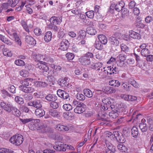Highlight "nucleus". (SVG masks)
Masks as SVG:
<instances>
[{"label": "nucleus", "mask_w": 153, "mask_h": 153, "mask_svg": "<svg viewBox=\"0 0 153 153\" xmlns=\"http://www.w3.org/2000/svg\"><path fill=\"white\" fill-rule=\"evenodd\" d=\"M31 79V78H27L20 81L22 85L19 87L20 90L25 93H31L34 91V88L31 87H28L29 82Z\"/></svg>", "instance_id": "1"}, {"label": "nucleus", "mask_w": 153, "mask_h": 153, "mask_svg": "<svg viewBox=\"0 0 153 153\" xmlns=\"http://www.w3.org/2000/svg\"><path fill=\"white\" fill-rule=\"evenodd\" d=\"M93 54L90 52H88L85 55L80 57L79 60V62L83 65L87 66L91 63L90 58H93Z\"/></svg>", "instance_id": "2"}, {"label": "nucleus", "mask_w": 153, "mask_h": 153, "mask_svg": "<svg viewBox=\"0 0 153 153\" xmlns=\"http://www.w3.org/2000/svg\"><path fill=\"white\" fill-rule=\"evenodd\" d=\"M23 137L20 134H15L10 139V142L15 145H20L23 143Z\"/></svg>", "instance_id": "3"}, {"label": "nucleus", "mask_w": 153, "mask_h": 153, "mask_svg": "<svg viewBox=\"0 0 153 153\" xmlns=\"http://www.w3.org/2000/svg\"><path fill=\"white\" fill-rule=\"evenodd\" d=\"M46 63L43 61H39L36 65V67L39 68L43 72V74L45 76H50L49 68L45 64Z\"/></svg>", "instance_id": "4"}, {"label": "nucleus", "mask_w": 153, "mask_h": 153, "mask_svg": "<svg viewBox=\"0 0 153 153\" xmlns=\"http://www.w3.org/2000/svg\"><path fill=\"white\" fill-rule=\"evenodd\" d=\"M0 106L4 111L9 113L11 112V109L13 105L10 102L3 101L0 102Z\"/></svg>", "instance_id": "5"}, {"label": "nucleus", "mask_w": 153, "mask_h": 153, "mask_svg": "<svg viewBox=\"0 0 153 153\" xmlns=\"http://www.w3.org/2000/svg\"><path fill=\"white\" fill-rule=\"evenodd\" d=\"M124 6V2L121 1L119 2L118 4H115L114 3H112L110 6V10H122Z\"/></svg>", "instance_id": "6"}, {"label": "nucleus", "mask_w": 153, "mask_h": 153, "mask_svg": "<svg viewBox=\"0 0 153 153\" xmlns=\"http://www.w3.org/2000/svg\"><path fill=\"white\" fill-rule=\"evenodd\" d=\"M118 109L117 108L114 109V110H112V111L110 112H108V114H106L107 117L110 119H115L119 115V111ZM106 117V116L105 115Z\"/></svg>", "instance_id": "7"}, {"label": "nucleus", "mask_w": 153, "mask_h": 153, "mask_svg": "<svg viewBox=\"0 0 153 153\" xmlns=\"http://www.w3.org/2000/svg\"><path fill=\"white\" fill-rule=\"evenodd\" d=\"M56 145L53 146V148L57 151L65 152L66 150V148L67 146L61 142H56Z\"/></svg>", "instance_id": "8"}, {"label": "nucleus", "mask_w": 153, "mask_h": 153, "mask_svg": "<svg viewBox=\"0 0 153 153\" xmlns=\"http://www.w3.org/2000/svg\"><path fill=\"white\" fill-rule=\"evenodd\" d=\"M40 120L39 119H33L31 121L30 124L29 125L30 129L33 130L37 129Z\"/></svg>", "instance_id": "9"}, {"label": "nucleus", "mask_w": 153, "mask_h": 153, "mask_svg": "<svg viewBox=\"0 0 153 153\" xmlns=\"http://www.w3.org/2000/svg\"><path fill=\"white\" fill-rule=\"evenodd\" d=\"M28 106H33L36 108H40L42 107L41 101L39 100H35L29 101L27 103Z\"/></svg>", "instance_id": "10"}, {"label": "nucleus", "mask_w": 153, "mask_h": 153, "mask_svg": "<svg viewBox=\"0 0 153 153\" xmlns=\"http://www.w3.org/2000/svg\"><path fill=\"white\" fill-rule=\"evenodd\" d=\"M86 105L83 103H80L79 105L76 107L74 110L75 113L80 114L82 113L85 111Z\"/></svg>", "instance_id": "11"}, {"label": "nucleus", "mask_w": 153, "mask_h": 153, "mask_svg": "<svg viewBox=\"0 0 153 153\" xmlns=\"http://www.w3.org/2000/svg\"><path fill=\"white\" fill-rule=\"evenodd\" d=\"M58 96L64 99H67L69 97V94L65 91L61 89H59L57 92Z\"/></svg>", "instance_id": "12"}, {"label": "nucleus", "mask_w": 153, "mask_h": 153, "mask_svg": "<svg viewBox=\"0 0 153 153\" xmlns=\"http://www.w3.org/2000/svg\"><path fill=\"white\" fill-rule=\"evenodd\" d=\"M19 2L21 3V4L20 5H18V7H16V8L20 7V9L21 10L23 8V7L26 4V1H22L21 0H14V1H13L11 4V7H14Z\"/></svg>", "instance_id": "13"}, {"label": "nucleus", "mask_w": 153, "mask_h": 153, "mask_svg": "<svg viewBox=\"0 0 153 153\" xmlns=\"http://www.w3.org/2000/svg\"><path fill=\"white\" fill-rule=\"evenodd\" d=\"M107 74L111 75L113 74H116L118 71V68L114 65H111L107 67Z\"/></svg>", "instance_id": "14"}, {"label": "nucleus", "mask_w": 153, "mask_h": 153, "mask_svg": "<svg viewBox=\"0 0 153 153\" xmlns=\"http://www.w3.org/2000/svg\"><path fill=\"white\" fill-rule=\"evenodd\" d=\"M120 97L122 99L126 101H133L137 99V97L131 95L122 94L121 95Z\"/></svg>", "instance_id": "15"}, {"label": "nucleus", "mask_w": 153, "mask_h": 153, "mask_svg": "<svg viewBox=\"0 0 153 153\" xmlns=\"http://www.w3.org/2000/svg\"><path fill=\"white\" fill-rule=\"evenodd\" d=\"M68 42V40L65 39H63L59 44V49L63 51H66L68 48L67 46Z\"/></svg>", "instance_id": "16"}, {"label": "nucleus", "mask_w": 153, "mask_h": 153, "mask_svg": "<svg viewBox=\"0 0 153 153\" xmlns=\"http://www.w3.org/2000/svg\"><path fill=\"white\" fill-rule=\"evenodd\" d=\"M25 42L30 45H35L36 43L35 40L32 36L27 35L25 38Z\"/></svg>", "instance_id": "17"}, {"label": "nucleus", "mask_w": 153, "mask_h": 153, "mask_svg": "<svg viewBox=\"0 0 153 153\" xmlns=\"http://www.w3.org/2000/svg\"><path fill=\"white\" fill-rule=\"evenodd\" d=\"M86 32L84 30H81L79 31L77 33V36L76 39L78 40L83 39H85L86 35Z\"/></svg>", "instance_id": "18"}, {"label": "nucleus", "mask_w": 153, "mask_h": 153, "mask_svg": "<svg viewBox=\"0 0 153 153\" xmlns=\"http://www.w3.org/2000/svg\"><path fill=\"white\" fill-rule=\"evenodd\" d=\"M50 22L51 24L53 25L59 24L62 22V19L57 18L55 16H53L50 18Z\"/></svg>", "instance_id": "19"}, {"label": "nucleus", "mask_w": 153, "mask_h": 153, "mask_svg": "<svg viewBox=\"0 0 153 153\" xmlns=\"http://www.w3.org/2000/svg\"><path fill=\"white\" fill-rule=\"evenodd\" d=\"M45 111L40 108H37L35 111V114L39 117L43 116L45 114Z\"/></svg>", "instance_id": "20"}, {"label": "nucleus", "mask_w": 153, "mask_h": 153, "mask_svg": "<svg viewBox=\"0 0 153 153\" xmlns=\"http://www.w3.org/2000/svg\"><path fill=\"white\" fill-rule=\"evenodd\" d=\"M56 129L60 131H65L69 130V128L68 126L61 124H58L56 125Z\"/></svg>", "instance_id": "21"}, {"label": "nucleus", "mask_w": 153, "mask_h": 153, "mask_svg": "<svg viewBox=\"0 0 153 153\" xmlns=\"http://www.w3.org/2000/svg\"><path fill=\"white\" fill-rule=\"evenodd\" d=\"M12 114L15 116L19 117L21 114V113L20 111L15 106H13L12 108L11 109Z\"/></svg>", "instance_id": "22"}, {"label": "nucleus", "mask_w": 153, "mask_h": 153, "mask_svg": "<svg viewBox=\"0 0 153 153\" xmlns=\"http://www.w3.org/2000/svg\"><path fill=\"white\" fill-rule=\"evenodd\" d=\"M68 80V78L65 77L64 79H61L58 83L61 86L65 87L67 86L68 84V82L67 81Z\"/></svg>", "instance_id": "23"}, {"label": "nucleus", "mask_w": 153, "mask_h": 153, "mask_svg": "<svg viewBox=\"0 0 153 153\" xmlns=\"http://www.w3.org/2000/svg\"><path fill=\"white\" fill-rule=\"evenodd\" d=\"M129 33L130 37L133 39H140V35L137 33L131 30L129 31Z\"/></svg>", "instance_id": "24"}, {"label": "nucleus", "mask_w": 153, "mask_h": 153, "mask_svg": "<svg viewBox=\"0 0 153 153\" xmlns=\"http://www.w3.org/2000/svg\"><path fill=\"white\" fill-rule=\"evenodd\" d=\"M109 40L110 41L111 44L113 46H117L119 44V42L117 39L115 37L113 36L110 37Z\"/></svg>", "instance_id": "25"}, {"label": "nucleus", "mask_w": 153, "mask_h": 153, "mask_svg": "<svg viewBox=\"0 0 153 153\" xmlns=\"http://www.w3.org/2000/svg\"><path fill=\"white\" fill-rule=\"evenodd\" d=\"M98 38L100 42L103 45L106 44L107 42V39L106 36L103 34H100L98 36Z\"/></svg>", "instance_id": "26"}, {"label": "nucleus", "mask_w": 153, "mask_h": 153, "mask_svg": "<svg viewBox=\"0 0 153 153\" xmlns=\"http://www.w3.org/2000/svg\"><path fill=\"white\" fill-rule=\"evenodd\" d=\"M45 99L49 101H54L57 100V97L54 94H49L46 97Z\"/></svg>", "instance_id": "27"}, {"label": "nucleus", "mask_w": 153, "mask_h": 153, "mask_svg": "<svg viewBox=\"0 0 153 153\" xmlns=\"http://www.w3.org/2000/svg\"><path fill=\"white\" fill-rule=\"evenodd\" d=\"M63 116L67 120H71L74 118L73 114L71 112L64 113L63 114Z\"/></svg>", "instance_id": "28"}, {"label": "nucleus", "mask_w": 153, "mask_h": 153, "mask_svg": "<svg viewBox=\"0 0 153 153\" xmlns=\"http://www.w3.org/2000/svg\"><path fill=\"white\" fill-rule=\"evenodd\" d=\"M52 35V33L50 31H48L46 32L44 37L45 41L47 42L50 41L51 39Z\"/></svg>", "instance_id": "29"}, {"label": "nucleus", "mask_w": 153, "mask_h": 153, "mask_svg": "<svg viewBox=\"0 0 153 153\" xmlns=\"http://www.w3.org/2000/svg\"><path fill=\"white\" fill-rule=\"evenodd\" d=\"M147 120L149 125V128L151 131L153 130V118L151 117H148Z\"/></svg>", "instance_id": "30"}, {"label": "nucleus", "mask_w": 153, "mask_h": 153, "mask_svg": "<svg viewBox=\"0 0 153 153\" xmlns=\"http://www.w3.org/2000/svg\"><path fill=\"white\" fill-rule=\"evenodd\" d=\"M139 132L137 128L135 126H133L131 129L132 136L134 137H136L138 136Z\"/></svg>", "instance_id": "31"}, {"label": "nucleus", "mask_w": 153, "mask_h": 153, "mask_svg": "<svg viewBox=\"0 0 153 153\" xmlns=\"http://www.w3.org/2000/svg\"><path fill=\"white\" fill-rule=\"evenodd\" d=\"M84 95L87 97L91 98L93 96V94L91 91L89 89H85L83 90Z\"/></svg>", "instance_id": "32"}, {"label": "nucleus", "mask_w": 153, "mask_h": 153, "mask_svg": "<svg viewBox=\"0 0 153 153\" xmlns=\"http://www.w3.org/2000/svg\"><path fill=\"white\" fill-rule=\"evenodd\" d=\"M45 55H42L41 54L36 55L35 56L34 58L35 60L37 61H41L40 60L44 61L45 59Z\"/></svg>", "instance_id": "33"}, {"label": "nucleus", "mask_w": 153, "mask_h": 153, "mask_svg": "<svg viewBox=\"0 0 153 153\" xmlns=\"http://www.w3.org/2000/svg\"><path fill=\"white\" fill-rule=\"evenodd\" d=\"M105 93L107 94L114 93L116 92V90L113 88L106 87L104 89Z\"/></svg>", "instance_id": "34"}, {"label": "nucleus", "mask_w": 153, "mask_h": 153, "mask_svg": "<svg viewBox=\"0 0 153 153\" xmlns=\"http://www.w3.org/2000/svg\"><path fill=\"white\" fill-rule=\"evenodd\" d=\"M86 32L88 34L91 35H94L96 33V30L93 27H88L87 28Z\"/></svg>", "instance_id": "35"}, {"label": "nucleus", "mask_w": 153, "mask_h": 153, "mask_svg": "<svg viewBox=\"0 0 153 153\" xmlns=\"http://www.w3.org/2000/svg\"><path fill=\"white\" fill-rule=\"evenodd\" d=\"M8 34L12 37L15 36L17 35L16 30L13 29H10L6 30Z\"/></svg>", "instance_id": "36"}, {"label": "nucleus", "mask_w": 153, "mask_h": 153, "mask_svg": "<svg viewBox=\"0 0 153 153\" xmlns=\"http://www.w3.org/2000/svg\"><path fill=\"white\" fill-rule=\"evenodd\" d=\"M102 43L98 41H96L94 44L95 48L99 50H102L103 48V46Z\"/></svg>", "instance_id": "37"}, {"label": "nucleus", "mask_w": 153, "mask_h": 153, "mask_svg": "<svg viewBox=\"0 0 153 153\" xmlns=\"http://www.w3.org/2000/svg\"><path fill=\"white\" fill-rule=\"evenodd\" d=\"M117 148L119 150L122 152H125L127 151V149L123 144H120L117 146Z\"/></svg>", "instance_id": "38"}, {"label": "nucleus", "mask_w": 153, "mask_h": 153, "mask_svg": "<svg viewBox=\"0 0 153 153\" xmlns=\"http://www.w3.org/2000/svg\"><path fill=\"white\" fill-rule=\"evenodd\" d=\"M139 127L141 131L143 132H145L147 130L148 127L146 123H140Z\"/></svg>", "instance_id": "39"}, {"label": "nucleus", "mask_w": 153, "mask_h": 153, "mask_svg": "<svg viewBox=\"0 0 153 153\" xmlns=\"http://www.w3.org/2000/svg\"><path fill=\"white\" fill-rule=\"evenodd\" d=\"M3 54L6 56L10 57L12 56V53L10 51L7 49L4 48L3 50Z\"/></svg>", "instance_id": "40"}, {"label": "nucleus", "mask_w": 153, "mask_h": 153, "mask_svg": "<svg viewBox=\"0 0 153 153\" xmlns=\"http://www.w3.org/2000/svg\"><path fill=\"white\" fill-rule=\"evenodd\" d=\"M120 47L122 51L126 53L128 52L129 51L128 47L124 44H121Z\"/></svg>", "instance_id": "41"}, {"label": "nucleus", "mask_w": 153, "mask_h": 153, "mask_svg": "<svg viewBox=\"0 0 153 153\" xmlns=\"http://www.w3.org/2000/svg\"><path fill=\"white\" fill-rule=\"evenodd\" d=\"M2 97L4 99L7 98L8 97H10V94L8 92L5 90H2L1 91Z\"/></svg>", "instance_id": "42"}, {"label": "nucleus", "mask_w": 153, "mask_h": 153, "mask_svg": "<svg viewBox=\"0 0 153 153\" xmlns=\"http://www.w3.org/2000/svg\"><path fill=\"white\" fill-rule=\"evenodd\" d=\"M19 73L21 76L24 77H27L29 75L28 71L25 70L20 71Z\"/></svg>", "instance_id": "43"}, {"label": "nucleus", "mask_w": 153, "mask_h": 153, "mask_svg": "<svg viewBox=\"0 0 153 153\" xmlns=\"http://www.w3.org/2000/svg\"><path fill=\"white\" fill-rule=\"evenodd\" d=\"M1 153H13V151L8 149L1 148L0 149Z\"/></svg>", "instance_id": "44"}, {"label": "nucleus", "mask_w": 153, "mask_h": 153, "mask_svg": "<svg viewBox=\"0 0 153 153\" xmlns=\"http://www.w3.org/2000/svg\"><path fill=\"white\" fill-rule=\"evenodd\" d=\"M16 102L20 104H23L24 103L23 99L19 96L16 97L15 98Z\"/></svg>", "instance_id": "45"}, {"label": "nucleus", "mask_w": 153, "mask_h": 153, "mask_svg": "<svg viewBox=\"0 0 153 153\" xmlns=\"http://www.w3.org/2000/svg\"><path fill=\"white\" fill-rule=\"evenodd\" d=\"M109 82L110 85L114 87H118L120 85V83L117 80H112Z\"/></svg>", "instance_id": "46"}, {"label": "nucleus", "mask_w": 153, "mask_h": 153, "mask_svg": "<svg viewBox=\"0 0 153 153\" xmlns=\"http://www.w3.org/2000/svg\"><path fill=\"white\" fill-rule=\"evenodd\" d=\"M107 148L106 149L112 151L114 152L115 151V147L112 144L110 143H106Z\"/></svg>", "instance_id": "47"}, {"label": "nucleus", "mask_w": 153, "mask_h": 153, "mask_svg": "<svg viewBox=\"0 0 153 153\" xmlns=\"http://www.w3.org/2000/svg\"><path fill=\"white\" fill-rule=\"evenodd\" d=\"M94 12L93 10H90L85 13L86 15L89 18H92L94 16Z\"/></svg>", "instance_id": "48"}, {"label": "nucleus", "mask_w": 153, "mask_h": 153, "mask_svg": "<svg viewBox=\"0 0 153 153\" xmlns=\"http://www.w3.org/2000/svg\"><path fill=\"white\" fill-rule=\"evenodd\" d=\"M15 63L16 65L19 66H23L25 65V62L21 59L16 60L15 61Z\"/></svg>", "instance_id": "49"}, {"label": "nucleus", "mask_w": 153, "mask_h": 153, "mask_svg": "<svg viewBox=\"0 0 153 153\" xmlns=\"http://www.w3.org/2000/svg\"><path fill=\"white\" fill-rule=\"evenodd\" d=\"M65 31L63 28H60L58 33V35L59 38H62L65 34Z\"/></svg>", "instance_id": "50"}, {"label": "nucleus", "mask_w": 153, "mask_h": 153, "mask_svg": "<svg viewBox=\"0 0 153 153\" xmlns=\"http://www.w3.org/2000/svg\"><path fill=\"white\" fill-rule=\"evenodd\" d=\"M66 111H69L72 109V107L71 105L69 104H64L62 107Z\"/></svg>", "instance_id": "51"}, {"label": "nucleus", "mask_w": 153, "mask_h": 153, "mask_svg": "<svg viewBox=\"0 0 153 153\" xmlns=\"http://www.w3.org/2000/svg\"><path fill=\"white\" fill-rule=\"evenodd\" d=\"M48 84L45 82H36V86L38 87H45L47 86Z\"/></svg>", "instance_id": "52"}, {"label": "nucleus", "mask_w": 153, "mask_h": 153, "mask_svg": "<svg viewBox=\"0 0 153 153\" xmlns=\"http://www.w3.org/2000/svg\"><path fill=\"white\" fill-rule=\"evenodd\" d=\"M141 55L144 56L146 57L149 53V51L147 48L142 49L141 51Z\"/></svg>", "instance_id": "53"}, {"label": "nucleus", "mask_w": 153, "mask_h": 153, "mask_svg": "<svg viewBox=\"0 0 153 153\" xmlns=\"http://www.w3.org/2000/svg\"><path fill=\"white\" fill-rule=\"evenodd\" d=\"M103 104L109 105L111 104V102L109 98H104L102 100Z\"/></svg>", "instance_id": "54"}, {"label": "nucleus", "mask_w": 153, "mask_h": 153, "mask_svg": "<svg viewBox=\"0 0 153 153\" xmlns=\"http://www.w3.org/2000/svg\"><path fill=\"white\" fill-rule=\"evenodd\" d=\"M129 82L134 87L138 88L139 86V85L134 80L132 79H130L129 80Z\"/></svg>", "instance_id": "55"}, {"label": "nucleus", "mask_w": 153, "mask_h": 153, "mask_svg": "<svg viewBox=\"0 0 153 153\" xmlns=\"http://www.w3.org/2000/svg\"><path fill=\"white\" fill-rule=\"evenodd\" d=\"M66 56L67 59L70 60L73 59L74 57V54L72 53H68L66 54Z\"/></svg>", "instance_id": "56"}, {"label": "nucleus", "mask_w": 153, "mask_h": 153, "mask_svg": "<svg viewBox=\"0 0 153 153\" xmlns=\"http://www.w3.org/2000/svg\"><path fill=\"white\" fill-rule=\"evenodd\" d=\"M50 105L51 107L54 109H56L59 107L57 103L54 101H52L50 102Z\"/></svg>", "instance_id": "57"}, {"label": "nucleus", "mask_w": 153, "mask_h": 153, "mask_svg": "<svg viewBox=\"0 0 153 153\" xmlns=\"http://www.w3.org/2000/svg\"><path fill=\"white\" fill-rule=\"evenodd\" d=\"M76 97L79 100H83L85 99V97L81 94H77Z\"/></svg>", "instance_id": "58"}, {"label": "nucleus", "mask_w": 153, "mask_h": 153, "mask_svg": "<svg viewBox=\"0 0 153 153\" xmlns=\"http://www.w3.org/2000/svg\"><path fill=\"white\" fill-rule=\"evenodd\" d=\"M119 61H124L126 59V56L124 54H120L118 56Z\"/></svg>", "instance_id": "59"}, {"label": "nucleus", "mask_w": 153, "mask_h": 153, "mask_svg": "<svg viewBox=\"0 0 153 153\" xmlns=\"http://www.w3.org/2000/svg\"><path fill=\"white\" fill-rule=\"evenodd\" d=\"M13 37V38L15 39V42L19 46H21L22 45V42L20 39H19L17 35Z\"/></svg>", "instance_id": "60"}, {"label": "nucleus", "mask_w": 153, "mask_h": 153, "mask_svg": "<svg viewBox=\"0 0 153 153\" xmlns=\"http://www.w3.org/2000/svg\"><path fill=\"white\" fill-rule=\"evenodd\" d=\"M44 61H46L49 63H51L53 62V60L52 58H51L49 56L46 55Z\"/></svg>", "instance_id": "61"}, {"label": "nucleus", "mask_w": 153, "mask_h": 153, "mask_svg": "<svg viewBox=\"0 0 153 153\" xmlns=\"http://www.w3.org/2000/svg\"><path fill=\"white\" fill-rule=\"evenodd\" d=\"M55 25H53L52 24H50L49 25V28L55 31H58V28L57 26Z\"/></svg>", "instance_id": "62"}, {"label": "nucleus", "mask_w": 153, "mask_h": 153, "mask_svg": "<svg viewBox=\"0 0 153 153\" xmlns=\"http://www.w3.org/2000/svg\"><path fill=\"white\" fill-rule=\"evenodd\" d=\"M33 96L37 98H42L43 96L42 94V92L40 91L37 93H34L33 94Z\"/></svg>", "instance_id": "63"}, {"label": "nucleus", "mask_w": 153, "mask_h": 153, "mask_svg": "<svg viewBox=\"0 0 153 153\" xmlns=\"http://www.w3.org/2000/svg\"><path fill=\"white\" fill-rule=\"evenodd\" d=\"M34 32L36 35L37 36H39L42 33V31L39 28H36L34 30Z\"/></svg>", "instance_id": "64"}]
</instances>
